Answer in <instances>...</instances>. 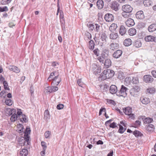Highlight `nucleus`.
Returning <instances> with one entry per match:
<instances>
[{
    "instance_id": "nucleus-1",
    "label": "nucleus",
    "mask_w": 156,
    "mask_h": 156,
    "mask_svg": "<svg viewBox=\"0 0 156 156\" xmlns=\"http://www.w3.org/2000/svg\"><path fill=\"white\" fill-rule=\"evenodd\" d=\"M20 119V121L22 122H26V118L24 115L22 114L18 115L16 112H14L12 114L10 118V120L12 122H14L17 119Z\"/></svg>"
},
{
    "instance_id": "nucleus-2",
    "label": "nucleus",
    "mask_w": 156,
    "mask_h": 156,
    "mask_svg": "<svg viewBox=\"0 0 156 156\" xmlns=\"http://www.w3.org/2000/svg\"><path fill=\"white\" fill-rule=\"evenodd\" d=\"M56 72H55L51 73L49 77L48 78V80L49 81L51 80H51L53 79L52 84L55 86L57 85L58 84V75H56Z\"/></svg>"
},
{
    "instance_id": "nucleus-3",
    "label": "nucleus",
    "mask_w": 156,
    "mask_h": 156,
    "mask_svg": "<svg viewBox=\"0 0 156 156\" xmlns=\"http://www.w3.org/2000/svg\"><path fill=\"white\" fill-rule=\"evenodd\" d=\"M103 74L105 75V76L107 79H109L113 77L115 74L114 71L110 69L105 70L101 74V76H103Z\"/></svg>"
},
{
    "instance_id": "nucleus-4",
    "label": "nucleus",
    "mask_w": 156,
    "mask_h": 156,
    "mask_svg": "<svg viewBox=\"0 0 156 156\" xmlns=\"http://www.w3.org/2000/svg\"><path fill=\"white\" fill-rule=\"evenodd\" d=\"M128 89L123 85H122L119 90H118L116 95L119 96H122L125 97L127 96L126 92Z\"/></svg>"
},
{
    "instance_id": "nucleus-5",
    "label": "nucleus",
    "mask_w": 156,
    "mask_h": 156,
    "mask_svg": "<svg viewBox=\"0 0 156 156\" xmlns=\"http://www.w3.org/2000/svg\"><path fill=\"white\" fill-rule=\"evenodd\" d=\"M5 112L6 114L9 115L12 114L14 112H16L18 114V115L22 114L21 110L20 109H14L8 108L6 109Z\"/></svg>"
},
{
    "instance_id": "nucleus-6",
    "label": "nucleus",
    "mask_w": 156,
    "mask_h": 156,
    "mask_svg": "<svg viewBox=\"0 0 156 156\" xmlns=\"http://www.w3.org/2000/svg\"><path fill=\"white\" fill-rule=\"evenodd\" d=\"M59 13H60L59 18L60 19V22L62 27V29L63 30H65V21L64 18L63 12L62 10L60 9L59 7Z\"/></svg>"
},
{
    "instance_id": "nucleus-7",
    "label": "nucleus",
    "mask_w": 156,
    "mask_h": 156,
    "mask_svg": "<svg viewBox=\"0 0 156 156\" xmlns=\"http://www.w3.org/2000/svg\"><path fill=\"white\" fill-rule=\"evenodd\" d=\"M92 71L95 75H99L101 72V68L98 65L95 64L92 65Z\"/></svg>"
},
{
    "instance_id": "nucleus-8",
    "label": "nucleus",
    "mask_w": 156,
    "mask_h": 156,
    "mask_svg": "<svg viewBox=\"0 0 156 156\" xmlns=\"http://www.w3.org/2000/svg\"><path fill=\"white\" fill-rule=\"evenodd\" d=\"M140 90V88L138 86H135L131 89L129 91L130 94L133 96H135Z\"/></svg>"
},
{
    "instance_id": "nucleus-9",
    "label": "nucleus",
    "mask_w": 156,
    "mask_h": 156,
    "mask_svg": "<svg viewBox=\"0 0 156 156\" xmlns=\"http://www.w3.org/2000/svg\"><path fill=\"white\" fill-rule=\"evenodd\" d=\"M140 120H142L144 124H149L153 121V119L149 117L146 118L144 116H140L139 117Z\"/></svg>"
},
{
    "instance_id": "nucleus-10",
    "label": "nucleus",
    "mask_w": 156,
    "mask_h": 156,
    "mask_svg": "<svg viewBox=\"0 0 156 156\" xmlns=\"http://www.w3.org/2000/svg\"><path fill=\"white\" fill-rule=\"evenodd\" d=\"M114 17L113 15L107 13L105 14L104 16V19L106 21L109 22L113 21L114 20Z\"/></svg>"
},
{
    "instance_id": "nucleus-11",
    "label": "nucleus",
    "mask_w": 156,
    "mask_h": 156,
    "mask_svg": "<svg viewBox=\"0 0 156 156\" xmlns=\"http://www.w3.org/2000/svg\"><path fill=\"white\" fill-rule=\"evenodd\" d=\"M132 7L129 5H126L122 6V10L126 12L130 13L133 10Z\"/></svg>"
},
{
    "instance_id": "nucleus-12",
    "label": "nucleus",
    "mask_w": 156,
    "mask_h": 156,
    "mask_svg": "<svg viewBox=\"0 0 156 156\" xmlns=\"http://www.w3.org/2000/svg\"><path fill=\"white\" fill-rule=\"evenodd\" d=\"M30 130L29 128H27L26 130L24 132V137L27 140V145H29V134H30Z\"/></svg>"
},
{
    "instance_id": "nucleus-13",
    "label": "nucleus",
    "mask_w": 156,
    "mask_h": 156,
    "mask_svg": "<svg viewBox=\"0 0 156 156\" xmlns=\"http://www.w3.org/2000/svg\"><path fill=\"white\" fill-rule=\"evenodd\" d=\"M144 81L146 83H151L153 81V78L149 75H146L143 77Z\"/></svg>"
},
{
    "instance_id": "nucleus-14",
    "label": "nucleus",
    "mask_w": 156,
    "mask_h": 156,
    "mask_svg": "<svg viewBox=\"0 0 156 156\" xmlns=\"http://www.w3.org/2000/svg\"><path fill=\"white\" fill-rule=\"evenodd\" d=\"M109 90L110 93L113 94H117L118 92L117 87L114 85H112L110 86Z\"/></svg>"
},
{
    "instance_id": "nucleus-15",
    "label": "nucleus",
    "mask_w": 156,
    "mask_h": 156,
    "mask_svg": "<svg viewBox=\"0 0 156 156\" xmlns=\"http://www.w3.org/2000/svg\"><path fill=\"white\" fill-rule=\"evenodd\" d=\"M122 53V51L121 50H118L115 51L112 54L113 58H117L120 57Z\"/></svg>"
},
{
    "instance_id": "nucleus-16",
    "label": "nucleus",
    "mask_w": 156,
    "mask_h": 156,
    "mask_svg": "<svg viewBox=\"0 0 156 156\" xmlns=\"http://www.w3.org/2000/svg\"><path fill=\"white\" fill-rule=\"evenodd\" d=\"M119 48V44L116 43H112L109 45V48L112 50L114 51L118 49Z\"/></svg>"
},
{
    "instance_id": "nucleus-17",
    "label": "nucleus",
    "mask_w": 156,
    "mask_h": 156,
    "mask_svg": "<svg viewBox=\"0 0 156 156\" xmlns=\"http://www.w3.org/2000/svg\"><path fill=\"white\" fill-rule=\"evenodd\" d=\"M125 23L126 26L129 27L133 26L135 24L134 20L131 18L128 19Z\"/></svg>"
},
{
    "instance_id": "nucleus-18",
    "label": "nucleus",
    "mask_w": 156,
    "mask_h": 156,
    "mask_svg": "<svg viewBox=\"0 0 156 156\" xmlns=\"http://www.w3.org/2000/svg\"><path fill=\"white\" fill-rule=\"evenodd\" d=\"M136 17L139 19H143L144 18L143 12L142 11H140L137 12L136 14Z\"/></svg>"
},
{
    "instance_id": "nucleus-19",
    "label": "nucleus",
    "mask_w": 156,
    "mask_h": 156,
    "mask_svg": "<svg viewBox=\"0 0 156 156\" xmlns=\"http://www.w3.org/2000/svg\"><path fill=\"white\" fill-rule=\"evenodd\" d=\"M27 140L25 137H20L18 140V141L19 144L21 146H24L25 145L26 142L27 143Z\"/></svg>"
},
{
    "instance_id": "nucleus-20",
    "label": "nucleus",
    "mask_w": 156,
    "mask_h": 156,
    "mask_svg": "<svg viewBox=\"0 0 156 156\" xmlns=\"http://www.w3.org/2000/svg\"><path fill=\"white\" fill-rule=\"evenodd\" d=\"M140 101L143 104L147 105L150 102V100L149 98L144 97H141L140 99Z\"/></svg>"
},
{
    "instance_id": "nucleus-21",
    "label": "nucleus",
    "mask_w": 156,
    "mask_h": 156,
    "mask_svg": "<svg viewBox=\"0 0 156 156\" xmlns=\"http://www.w3.org/2000/svg\"><path fill=\"white\" fill-rule=\"evenodd\" d=\"M111 60L109 58L105 59V61L104 62V68H108L111 65Z\"/></svg>"
},
{
    "instance_id": "nucleus-22",
    "label": "nucleus",
    "mask_w": 156,
    "mask_h": 156,
    "mask_svg": "<svg viewBox=\"0 0 156 156\" xmlns=\"http://www.w3.org/2000/svg\"><path fill=\"white\" fill-rule=\"evenodd\" d=\"M126 32V30L124 26L121 25L119 29V33L121 35H124Z\"/></svg>"
},
{
    "instance_id": "nucleus-23",
    "label": "nucleus",
    "mask_w": 156,
    "mask_h": 156,
    "mask_svg": "<svg viewBox=\"0 0 156 156\" xmlns=\"http://www.w3.org/2000/svg\"><path fill=\"white\" fill-rule=\"evenodd\" d=\"M149 32H152L156 30V24L153 23L150 25L148 28Z\"/></svg>"
},
{
    "instance_id": "nucleus-24",
    "label": "nucleus",
    "mask_w": 156,
    "mask_h": 156,
    "mask_svg": "<svg viewBox=\"0 0 156 156\" xmlns=\"http://www.w3.org/2000/svg\"><path fill=\"white\" fill-rule=\"evenodd\" d=\"M9 70L15 72L16 73H19L20 72V69L17 67L13 66H9Z\"/></svg>"
},
{
    "instance_id": "nucleus-25",
    "label": "nucleus",
    "mask_w": 156,
    "mask_h": 156,
    "mask_svg": "<svg viewBox=\"0 0 156 156\" xmlns=\"http://www.w3.org/2000/svg\"><path fill=\"white\" fill-rule=\"evenodd\" d=\"M123 111L126 115H128L132 112V109L129 107L123 109Z\"/></svg>"
},
{
    "instance_id": "nucleus-26",
    "label": "nucleus",
    "mask_w": 156,
    "mask_h": 156,
    "mask_svg": "<svg viewBox=\"0 0 156 156\" xmlns=\"http://www.w3.org/2000/svg\"><path fill=\"white\" fill-rule=\"evenodd\" d=\"M119 6V5L117 2H113L111 4V8L115 11H117L118 9Z\"/></svg>"
},
{
    "instance_id": "nucleus-27",
    "label": "nucleus",
    "mask_w": 156,
    "mask_h": 156,
    "mask_svg": "<svg viewBox=\"0 0 156 156\" xmlns=\"http://www.w3.org/2000/svg\"><path fill=\"white\" fill-rule=\"evenodd\" d=\"M104 5V2L102 0H98L97 2V6L99 9H101Z\"/></svg>"
},
{
    "instance_id": "nucleus-28",
    "label": "nucleus",
    "mask_w": 156,
    "mask_h": 156,
    "mask_svg": "<svg viewBox=\"0 0 156 156\" xmlns=\"http://www.w3.org/2000/svg\"><path fill=\"white\" fill-rule=\"evenodd\" d=\"M50 115L49 114V112L48 110L45 111L44 113V119L45 120H48V119H50Z\"/></svg>"
},
{
    "instance_id": "nucleus-29",
    "label": "nucleus",
    "mask_w": 156,
    "mask_h": 156,
    "mask_svg": "<svg viewBox=\"0 0 156 156\" xmlns=\"http://www.w3.org/2000/svg\"><path fill=\"white\" fill-rule=\"evenodd\" d=\"M132 43L131 40L130 38L125 39L123 42L124 45L126 46H128L131 45Z\"/></svg>"
},
{
    "instance_id": "nucleus-30",
    "label": "nucleus",
    "mask_w": 156,
    "mask_h": 156,
    "mask_svg": "<svg viewBox=\"0 0 156 156\" xmlns=\"http://www.w3.org/2000/svg\"><path fill=\"white\" fill-rule=\"evenodd\" d=\"M136 30L134 28H132L128 30V33L130 36H133L136 34Z\"/></svg>"
},
{
    "instance_id": "nucleus-31",
    "label": "nucleus",
    "mask_w": 156,
    "mask_h": 156,
    "mask_svg": "<svg viewBox=\"0 0 156 156\" xmlns=\"http://www.w3.org/2000/svg\"><path fill=\"white\" fill-rule=\"evenodd\" d=\"M92 36L91 34L88 32H86L85 34L84 39L86 41H88L89 40H90Z\"/></svg>"
},
{
    "instance_id": "nucleus-32",
    "label": "nucleus",
    "mask_w": 156,
    "mask_h": 156,
    "mask_svg": "<svg viewBox=\"0 0 156 156\" xmlns=\"http://www.w3.org/2000/svg\"><path fill=\"white\" fill-rule=\"evenodd\" d=\"M108 53L109 51L108 49L106 48L103 49L101 55L105 58H107L108 55Z\"/></svg>"
},
{
    "instance_id": "nucleus-33",
    "label": "nucleus",
    "mask_w": 156,
    "mask_h": 156,
    "mask_svg": "<svg viewBox=\"0 0 156 156\" xmlns=\"http://www.w3.org/2000/svg\"><path fill=\"white\" fill-rule=\"evenodd\" d=\"M154 126L152 124H149L148 125L146 128V129L149 132L153 131H154Z\"/></svg>"
},
{
    "instance_id": "nucleus-34",
    "label": "nucleus",
    "mask_w": 156,
    "mask_h": 156,
    "mask_svg": "<svg viewBox=\"0 0 156 156\" xmlns=\"http://www.w3.org/2000/svg\"><path fill=\"white\" fill-rule=\"evenodd\" d=\"M154 37L153 36L149 35L146 37H145V40L146 41L149 42L151 41L153 42L154 41Z\"/></svg>"
},
{
    "instance_id": "nucleus-35",
    "label": "nucleus",
    "mask_w": 156,
    "mask_h": 156,
    "mask_svg": "<svg viewBox=\"0 0 156 156\" xmlns=\"http://www.w3.org/2000/svg\"><path fill=\"white\" fill-rule=\"evenodd\" d=\"M118 37V35L117 33H112L110 34L109 38L110 39L115 40Z\"/></svg>"
},
{
    "instance_id": "nucleus-36",
    "label": "nucleus",
    "mask_w": 156,
    "mask_h": 156,
    "mask_svg": "<svg viewBox=\"0 0 156 156\" xmlns=\"http://www.w3.org/2000/svg\"><path fill=\"white\" fill-rule=\"evenodd\" d=\"M89 48L90 50H92L94 48L95 44L93 40H91L89 41Z\"/></svg>"
},
{
    "instance_id": "nucleus-37",
    "label": "nucleus",
    "mask_w": 156,
    "mask_h": 156,
    "mask_svg": "<svg viewBox=\"0 0 156 156\" xmlns=\"http://www.w3.org/2000/svg\"><path fill=\"white\" fill-rule=\"evenodd\" d=\"M139 82L138 78L137 77H133L131 83L133 84H137Z\"/></svg>"
},
{
    "instance_id": "nucleus-38",
    "label": "nucleus",
    "mask_w": 156,
    "mask_h": 156,
    "mask_svg": "<svg viewBox=\"0 0 156 156\" xmlns=\"http://www.w3.org/2000/svg\"><path fill=\"white\" fill-rule=\"evenodd\" d=\"M28 154V151L27 149H23L20 151V154L21 156H26Z\"/></svg>"
},
{
    "instance_id": "nucleus-39",
    "label": "nucleus",
    "mask_w": 156,
    "mask_h": 156,
    "mask_svg": "<svg viewBox=\"0 0 156 156\" xmlns=\"http://www.w3.org/2000/svg\"><path fill=\"white\" fill-rule=\"evenodd\" d=\"M133 133L136 137L141 136H143V134L138 130H135L133 132Z\"/></svg>"
},
{
    "instance_id": "nucleus-40",
    "label": "nucleus",
    "mask_w": 156,
    "mask_h": 156,
    "mask_svg": "<svg viewBox=\"0 0 156 156\" xmlns=\"http://www.w3.org/2000/svg\"><path fill=\"white\" fill-rule=\"evenodd\" d=\"M117 27H118L117 24L115 23H112L110 26L109 27V30L111 31H113V30H115L117 28Z\"/></svg>"
},
{
    "instance_id": "nucleus-41",
    "label": "nucleus",
    "mask_w": 156,
    "mask_h": 156,
    "mask_svg": "<svg viewBox=\"0 0 156 156\" xmlns=\"http://www.w3.org/2000/svg\"><path fill=\"white\" fill-rule=\"evenodd\" d=\"M52 87H45L44 89V92L47 94H49L52 93Z\"/></svg>"
},
{
    "instance_id": "nucleus-42",
    "label": "nucleus",
    "mask_w": 156,
    "mask_h": 156,
    "mask_svg": "<svg viewBox=\"0 0 156 156\" xmlns=\"http://www.w3.org/2000/svg\"><path fill=\"white\" fill-rule=\"evenodd\" d=\"M107 38V36L106 34L105 33H103L101 36V37L100 38L101 40L104 42H105L106 41V38Z\"/></svg>"
},
{
    "instance_id": "nucleus-43",
    "label": "nucleus",
    "mask_w": 156,
    "mask_h": 156,
    "mask_svg": "<svg viewBox=\"0 0 156 156\" xmlns=\"http://www.w3.org/2000/svg\"><path fill=\"white\" fill-rule=\"evenodd\" d=\"M106 58L105 57L101 55V56H99L98 58V59L100 63L103 64L104 62V61L105 59Z\"/></svg>"
},
{
    "instance_id": "nucleus-44",
    "label": "nucleus",
    "mask_w": 156,
    "mask_h": 156,
    "mask_svg": "<svg viewBox=\"0 0 156 156\" xmlns=\"http://www.w3.org/2000/svg\"><path fill=\"white\" fill-rule=\"evenodd\" d=\"M141 43L139 41H136L134 43V46L136 48H139L141 47Z\"/></svg>"
},
{
    "instance_id": "nucleus-45",
    "label": "nucleus",
    "mask_w": 156,
    "mask_h": 156,
    "mask_svg": "<svg viewBox=\"0 0 156 156\" xmlns=\"http://www.w3.org/2000/svg\"><path fill=\"white\" fill-rule=\"evenodd\" d=\"M5 103L6 105L11 106L13 103V101L11 99H7L5 100Z\"/></svg>"
},
{
    "instance_id": "nucleus-46",
    "label": "nucleus",
    "mask_w": 156,
    "mask_h": 156,
    "mask_svg": "<svg viewBox=\"0 0 156 156\" xmlns=\"http://www.w3.org/2000/svg\"><path fill=\"white\" fill-rule=\"evenodd\" d=\"M118 125L119 126V129L118 130V132L121 134L123 133V131L124 128L122 126L119 124H118Z\"/></svg>"
},
{
    "instance_id": "nucleus-47",
    "label": "nucleus",
    "mask_w": 156,
    "mask_h": 156,
    "mask_svg": "<svg viewBox=\"0 0 156 156\" xmlns=\"http://www.w3.org/2000/svg\"><path fill=\"white\" fill-rule=\"evenodd\" d=\"M3 84L4 89L5 90H9V89L8 87V84L7 82L5 81H4L3 82Z\"/></svg>"
},
{
    "instance_id": "nucleus-48",
    "label": "nucleus",
    "mask_w": 156,
    "mask_h": 156,
    "mask_svg": "<svg viewBox=\"0 0 156 156\" xmlns=\"http://www.w3.org/2000/svg\"><path fill=\"white\" fill-rule=\"evenodd\" d=\"M41 145L43 147V149L46 150L47 147L46 143L45 142L42 141L41 143Z\"/></svg>"
},
{
    "instance_id": "nucleus-49",
    "label": "nucleus",
    "mask_w": 156,
    "mask_h": 156,
    "mask_svg": "<svg viewBox=\"0 0 156 156\" xmlns=\"http://www.w3.org/2000/svg\"><path fill=\"white\" fill-rule=\"evenodd\" d=\"M100 51L98 48L95 49L93 51L94 54L96 55L97 56H98L99 55Z\"/></svg>"
},
{
    "instance_id": "nucleus-50",
    "label": "nucleus",
    "mask_w": 156,
    "mask_h": 156,
    "mask_svg": "<svg viewBox=\"0 0 156 156\" xmlns=\"http://www.w3.org/2000/svg\"><path fill=\"white\" fill-rule=\"evenodd\" d=\"M109 126L110 128H115L117 127V124L116 122H114L110 124L109 125Z\"/></svg>"
},
{
    "instance_id": "nucleus-51",
    "label": "nucleus",
    "mask_w": 156,
    "mask_h": 156,
    "mask_svg": "<svg viewBox=\"0 0 156 156\" xmlns=\"http://www.w3.org/2000/svg\"><path fill=\"white\" fill-rule=\"evenodd\" d=\"M141 122L138 120H136L135 121V122L134 123L133 125L135 126L133 127L136 128L137 126H140V125Z\"/></svg>"
},
{
    "instance_id": "nucleus-52",
    "label": "nucleus",
    "mask_w": 156,
    "mask_h": 156,
    "mask_svg": "<svg viewBox=\"0 0 156 156\" xmlns=\"http://www.w3.org/2000/svg\"><path fill=\"white\" fill-rule=\"evenodd\" d=\"M107 101L108 103H109L111 104L114 105H115L116 104L115 101L112 100L107 99Z\"/></svg>"
},
{
    "instance_id": "nucleus-53",
    "label": "nucleus",
    "mask_w": 156,
    "mask_h": 156,
    "mask_svg": "<svg viewBox=\"0 0 156 156\" xmlns=\"http://www.w3.org/2000/svg\"><path fill=\"white\" fill-rule=\"evenodd\" d=\"M127 13H129L126 12H125L123 11L122 13V15L124 18H128L129 16V15Z\"/></svg>"
},
{
    "instance_id": "nucleus-54",
    "label": "nucleus",
    "mask_w": 156,
    "mask_h": 156,
    "mask_svg": "<svg viewBox=\"0 0 156 156\" xmlns=\"http://www.w3.org/2000/svg\"><path fill=\"white\" fill-rule=\"evenodd\" d=\"M7 7L5 6L3 7H0V12H3L4 11H8Z\"/></svg>"
},
{
    "instance_id": "nucleus-55",
    "label": "nucleus",
    "mask_w": 156,
    "mask_h": 156,
    "mask_svg": "<svg viewBox=\"0 0 156 156\" xmlns=\"http://www.w3.org/2000/svg\"><path fill=\"white\" fill-rule=\"evenodd\" d=\"M51 134V133L48 131H46L44 133V136L46 138H49Z\"/></svg>"
},
{
    "instance_id": "nucleus-56",
    "label": "nucleus",
    "mask_w": 156,
    "mask_h": 156,
    "mask_svg": "<svg viewBox=\"0 0 156 156\" xmlns=\"http://www.w3.org/2000/svg\"><path fill=\"white\" fill-rule=\"evenodd\" d=\"M143 3L144 5L147 6H149L151 4L149 2V0H145L143 2Z\"/></svg>"
},
{
    "instance_id": "nucleus-57",
    "label": "nucleus",
    "mask_w": 156,
    "mask_h": 156,
    "mask_svg": "<svg viewBox=\"0 0 156 156\" xmlns=\"http://www.w3.org/2000/svg\"><path fill=\"white\" fill-rule=\"evenodd\" d=\"M87 26L88 28L91 30H93L94 28V26L92 24H87Z\"/></svg>"
},
{
    "instance_id": "nucleus-58",
    "label": "nucleus",
    "mask_w": 156,
    "mask_h": 156,
    "mask_svg": "<svg viewBox=\"0 0 156 156\" xmlns=\"http://www.w3.org/2000/svg\"><path fill=\"white\" fill-rule=\"evenodd\" d=\"M125 81L127 83L129 84L131 82V78L130 77H127L125 79Z\"/></svg>"
},
{
    "instance_id": "nucleus-59",
    "label": "nucleus",
    "mask_w": 156,
    "mask_h": 156,
    "mask_svg": "<svg viewBox=\"0 0 156 156\" xmlns=\"http://www.w3.org/2000/svg\"><path fill=\"white\" fill-rule=\"evenodd\" d=\"M95 30L96 32H98L100 30V26L98 24H95Z\"/></svg>"
},
{
    "instance_id": "nucleus-60",
    "label": "nucleus",
    "mask_w": 156,
    "mask_h": 156,
    "mask_svg": "<svg viewBox=\"0 0 156 156\" xmlns=\"http://www.w3.org/2000/svg\"><path fill=\"white\" fill-rule=\"evenodd\" d=\"M17 126L18 128H20V127L21 129H19L18 130V131H20V132H23V126L20 124H19V125H17Z\"/></svg>"
},
{
    "instance_id": "nucleus-61",
    "label": "nucleus",
    "mask_w": 156,
    "mask_h": 156,
    "mask_svg": "<svg viewBox=\"0 0 156 156\" xmlns=\"http://www.w3.org/2000/svg\"><path fill=\"white\" fill-rule=\"evenodd\" d=\"M52 92H55L56 91H57L58 89V87L54 86H52Z\"/></svg>"
},
{
    "instance_id": "nucleus-62",
    "label": "nucleus",
    "mask_w": 156,
    "mask_h": 156,
    "mask_svg": "<svg viewBox=\"0 0 156 156\" xmlns=\"http://www.w3.org/2000/svg\"><path fill=\"white\" fill-rule=\"evenodd\" d=\"M77 83L79 85V86L81 87H83V84L81 82V80L79 79L77 80Z\"/></svg>"
},
{
    "instance_id": "nucleus-63",
    "label": "nucleus",
    "mask_w": 156,
    "mask_h": 156,
    "mask_svg": "<svg viewBox=\"0 0 156 156\" xmlns=\"http://www.w3.org/2000/svg\"><path fill=\"white\" fill-rule=\"evenodd\" d=\"M105 111H106V109L105 108H101L100 109V111H99V115H100L101 114H102V112L103 111H104V112H105Z\"/></svg>"
},
{
    "instance_id": "nucleus-64",
    "label": "nucleus",
    "mask_w": 156,
    "mask_h": 156,
    "mask_svg": "<svg viewBox=\"0 0 156 156\" xmlns=\"http://www.w3.org/2000/svg\"><path fill=\"white\" fill-rule=\"evenodd\" d=\"M154 89L153 88H149L147 89V91L149 93H153L154 91Z\"/></svg>"
}]
</instances>
